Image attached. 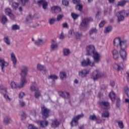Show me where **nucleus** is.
<instances>
[{
  "label": "nucleus",
  "mask_w": 129,
  "mask_h": 129,
  "mask_svg": "<svg viewBox=\"0 0 129 129\" xmlns=\"http://www.w3.org/2000/svg\"><path fill=\"white\" fill-rule=\"evenodd\" d=\"M113 45L116 48H119L120 56L123 61H126V51L127 43L126 40H122L120 37H116L113 40Z\"/></svg>",
  "instance_id": "nucleus-1"
},
{
  "label": "nucleus",
  "mask_w": 129,
  "mask_h": 129,
  "mask_svg": "<svg viewBox=\"0 0 129 129\" xmlns=\"http://www.w3.org/2000/svg\"><path fill=\"white\" fill-rule=\"evenodd\" d=\"M82 9H83V7H82V5L78 4L77 5L76 7V9L78 11H79L80 12H82Z\"/></svg>",
  "instance_id": "nucleus-42"
},
{
  "label": "nucleus",
  "mask_w": 129,
  "mask_h": 129,
  "mask_svg": "<svg viewBox=\"0 0 129 129\" xmlns=\"http://www.w3.org/2000/svg\"><path fill=\"white\" fill-rule=\"evenodd\" d=\"M7 22H8V18H7V17H6L5 16H2L1 18L2 24H3V25H5V24H6Z\"/></svg>",
  "instance_id": "nucleus-34"
},
{
  "label": "nucleus",
  "mask_w": 129,
  "mask_h": 129,
  "mask_svg": "<svg viewBox=\"0 0 129 129\" xmlns=\"http://www.w3.org/2000/svg\"><path fill=\"white\" fill-rule=\"evenodd\" d=\"M115 16L117 17L118 22L119 23L124 21V18L128 16V13L125 10H122L117 12Z\"/></svg>",
  "instance_id": "nucleus-4"
},
{
  "label": "nucleus",
  "mask_w": 129,
  "mask_h": 129,
  "mask_svg": "<svg viewBox=\"0 0 129 129\" xmlns=\"http://www.w3.org/2000/svg\"><path fill=\"white\" fill-rule=\"evenodd\" d=\"M4 98H5V99H6L7 101H11V98H10V97H9V95L6 94H4Z\"/></svg>",
  "instance_id": "nucleus-49"
},
{
  "label": "nucleus",
  "mask_w": 129,
  "mask_h": 129,
  "mask_svg": "<svg viewBox=\"0 0 129 129\" xmlns=\"http://www.w3.org/2000/svg\"><path fill=\"white\" fill-rule=\"evenodd\" d=\"M63 18V15H59L57 16L56 20L57 21H59L60 20H62V18Z\"/></svg>",
  "instance_id": "nucleus-57"
},
{
  "label": "nucleus",
  "mask_w": 129,
  "mask_h": 129,
  "mask_svg": "<svg viewBox=\"0 0 129 129\" xmlns=\"http://www.w3.org/2000/svg\"><path fill=\"white\" fill-rule=\"evenodd\" d=\"M0 66L2 68V72H5V67H8L9 66V63L5 61V59L0 57Z\"/></svg>",
  "instance_id": "nucleus-10"
},
{
  "label": "nucleus",
  "mask_w": 129,
  "mask_h": 129,
  "mask_svg": "<svg viewBox=\"0 0 129 129\" xmlns=\"http://www.w3.org/2000/svg\"><path fill=\"white\" fill-rule=\"evenodd\" d=\"M112 54L113 55V59H114L115 60H117V59H118V52L116 49L113 50V51H112Z\"/></svg>",
  "instance_id": "nucleus-18"
},
{
  "label": "nucleus",
  "mask_w": 129,
  "mask_h": 129,
  "mask_svg": "<svg viewBox=\"0 0 129 129\" xmlns=\"http://www.w3.org/2000/svg\"><path fill=\"white\" fill-rule=\"evenodd\" d=\"M73 2L74 4H79L80 3V0H73Z\"/></svg>",
  "instance_id": "nucleus-62"
},
{
  "label": "nucleus",
  "mask_w": 129,
  "mask_h": 129,
  "mask_svg": "<svg viewBox=\"0 0 129 129\" xmlns=\"http://www.w3.org/2000/svg\"><path fill=\"white\" fill-rule=\"evenodd\" d=\"M84 116V114H81L79 115H78L74 117L73 119H72L71 122V126H77L78 125V120L79 119H80V118H82Z\"/></svg>",
  "instance_id": "nucleus-7"
},
{
  "label": "nucleus",
  "mask_w": 129,
  "mask_h": 129,
  "mask_svg": "<svg viewBox=\"0 0 129 129\" xmlns=\"http://www.w3.org/2000/svg\"><path fill=\"white\" fill-rule=\"evenodd\" d=\"M93 19L92 18H85L82 20V23L80 24V27L81 28H87L88 27V24L90 23V22H93Z\"/></svg>",
  "instance_id": "nucleus-8"
},
{
  "label": "nucleus",
  "mask_w": 129,
  "mask_h": 129,
  "mask_svg": "<svg viewBox=\"0 0 129 129\" xmlns=\"http://www.w3.org/2000/svg\"><path fill=\"white\" fill-rule=\"evenodd\" d=\"M64 38H65V36H64V34L63 33V32H61L59 36V39L60 40H63V39H64Z\"/></svg>",
  "instance_id": "nucleus-60"
},
{
  "label": "nucleus",
  "mask_w": 129,
  "mask_h": 129,
  "mask_svg": "<svg viewBox=\"0 0 129 129\" xmlns=\"http://www.w3.org/2000/svg\"><path fill=\"white\" fill-rule=\"evenodd\" d=\"M34 44L35 45H36V46H41V45H43V44H44V40L41 39H38L37 40L35 41Z\"/></svg>",
  "instance_id": "nucleus-22"
},
{
  "label": "nucleus",
  "mask_w": 129,
  "mask_h": 129,
  "mask_svg": "<svg viewBox=\"0 0 129 129\" xmlns=\"http://www.w3.org/2000/svg\"><path fill=\"white\" fill-rule=\"evenodd\" d=\"M11 60L13 62L14 64V67H16V64H17V57H16V55H15L14 53H11Z\"/></svg>",
  "instance_id": "nucleus-17"
},
{
  "label": "nucleus",
  "mask_w": 129,
  "mask_h": 129,
  "mask_svg": "<svg viewBox=\"0 0 129 129\" xmlns=\"http://www.w3.org/2000/svg\"><path fill=\"white\" fill-rule=\"evenodd\" d=\"M4 41L7 45H11V41H10V39H9V37H5L4 38Z\"/></svg>",
  "instance_id": "nucleus-41"
},
{
  "label": "nucleus",
  "mask_w": 129,
  "mask_h": 129,
  "mask_svg": "<svg viewBox=\"0 0 129 129\" xmlns=\"http://www.w3.org/2000/svg\"><path fill=\"white\" fill-rule=\"evenodd\" d=\"M32 21H33V18L32 17V14H29L27 18H26V22L28 24L30 23H32Z\"/></svg>",
  "instance_id": "nucleus-31"
},
{
  "label": "nucleus",
  "mask_w": 129,
  "mask_h": 129,
  "mask_svg": "<svg viewBox=\"0 0 129 129\" xmlns=\"http://www.w3.org/2000/svg\"><path fill=\"white\" fill-rule=\"evenodd\" d=\"M10 86L13 89H15L18 87V84L15 82H12L10 83Z\"/></svg>",
  "instance_id": "nucleus-36"
},
{
  "label": "nucleus",
  "mask_w": 129,
  "mask_h": 129,
  "mask_svg": "<svg viewBox=\"0 0 129 129\" xmlns=\"http://www.w3.org/2000/svg\"><path fill=\"white\" fill-rule=\"evenodd\" d=\"M113 67L114 69L117 70L118 72L120 71V70H122V67L116 63L114 64Z\"/></svg>",
  "instance_id": "nucleus-23"
},
{
  "label": "nucleus",
  "mask_w": 129,
  "mask_h": 129,
  "mask_svg": "<svg viewBox=\"0 0 129 129\" xmlns=\"http://www.w3.org/2000/svg\"><path fill=\"white\" fill-rule=\"evenodd\" d=\"M60 123L61 122H60V120H58V119H55L52 121L51 126V127L55 128V127H58Z\"/></svg>",
  "instance_id": "nucleus-14"
},
{
  "label": "nucleus",
  "mask_w": 129,
  "mask_h": 129,
  "mask_svg": "<svg viewBox=\"0 0 129 129\" xmlns=\"http://www.w3.org/2000/svg\"><path fill=\"white\" fill-rule=\"evenodd\" d=\"M74 35L77 40H80L83 36L82 33L79 32H74Z\"/></svg>",
  "instance_id": "nucleus-19"
},
{
  "label": "nucleus",
  "mask_w": 129,
  "mask_h": 129,
  "mask_svg": "<svg viewBox=\"0 0 129 129\" xmlns=\"http://www.w3.org/2000/svg\"><path fill=\"white\" fill-rule=\"evenodd\" d=\"M41 113L42 115V118H44V119H46V118H48V117H49L50 110L45 107V106H43L41 107Z\"/></svg>",
  "instance_id": "nucleus-9"
},
{
  "label": "nucleus",
  "mask_w": 129,
  "mask_h": 129,
  "mask_svg": "<svg viewBox=\"0 0 129 129\" xmlns=\"http://www.w3.org/2000/svg\"><path fill=\"white\" fill-rule=\"evenodd\" d=\"M126 4V1H119L118 2L116 7H123Z\"/></svg>",
  "instance_id": "nucleus-32"
},
{
  "label": "nucleus",
  "mask_w": 129,
  "mask_h": 129,
  "mask_svg": "<svg viewBox=\"0 0 129 129\" xmlns=\"http://www.w3.org/2000/svg\"><path fill=\"white\" fill-rule=\"evenodd\" d=\"M95 61L91 62L90 58H87L86 60L84 59L81 62V66L83 67H86V66H91V67H94L95 66Z\"/></svg>",
  "instance_id": "nucleus-6"
},
{
  "label": "nucleus",
  "mask_w": 129,
  "mask_h": 129,
  "mask_svg": "<svg viewBox=\"0 0 129 129\" xmlns=\"http://www.w3.org/2000/svg\"><path fill=\"white\" fill-rule=\"evenodd\" d=\"M89 74V71L84 69L79 72V76L82 77V78H84L87 76V74Z\"/></svg>",
  "instance_id": "nucleus-11"
},
{
  "label": "nucleus",
  "mask_w": 129,
  "mask_h": 129,
  "mask_svg": "<svg viewBox=\"0 0 129 129\" xmlns=\"http://www.w3.org/2000/svg\"><path fill=\"white\" fill-rule=\"evenodd\" d=\"M120 102V99L119 98L117 99V102H116V107H119V103Z\"/></svg>",
  "instance_id": "nucleus-58"
},
{
  "label": "nucleus",
  "mask_w": 129,
  "mask_h": 129,
  "mask_svg": "<svg viewBox=\"0 0 129 129\" xmlns=\"http://www.w3.org/2000/svg\"><path fill=\"white\" fill-rule=\"evenodd\" d=\"M125 93L127 95V97H129V89L128 88H125L124 89Z\"/></svg>",
  "instance_id": "nucleus-53"
},
{
  "label": "nucleus",
  "mask_w": 129,
  "mask_h": 129,
  "mask_svg": "<svg viewBox=\"0 0 129 129\" xmlns=\"http://www.w3.org/2000/svg\"><path fill=\"white\" fill-rule=\"evenodd\" d=\"M28 72H29V68L27 66H23L21 69V83L18 86L19 88L24 87V85L27 83V79L26 77L28 75Z\"/></svg>",
  "instance_id": "nucleus-3"
},
{
  "label": "nucleus",
  "mask_w": 129,
  "mask_h": 129,
  "mask_svg": "<svg viewBox=\"0 0 129 129\" xmlns=\"http://www.w3.org/2000/svg\"><path fill=\"white\" fill-rule=\"evenodd\" d=\"M105 25V21H102L101 23L99 24V27L100 28H102Z\"/></svg>",
  "instance_id": "nucleus-59"
},
{
  "label": "nucleus",
  "mask_w": 129,
  "mask_h": 129,
  "mask_svg": "<svg viewBox=\"0 0 129 129\" xmlns=\"http://www.w3.org/2000/svg\"><path fill=\"white\" fill-rule=\"evenodd\" d=\"M34 96H35V98H37V99L39 98V97H40V96H41V92H40V91L39 90L35 91V93L34 94Z\"/></svg>",
  "instance_id": "nucleus-38"
},
{
  "label": "nucleus",
  "mask_w": 129,
  "mask_h": 129,
  "mask_svg": "<svg viewBox=\"0 0 129 129\" xmlns=\"http://www.w3.org/2000/svg\"><path fill=\"white\" fill-rule=\"evenodd\" d=\"M39 123L41 127H46L48 125V121H40Z\"/></svg>",
  "instance_id": "nucleus-25"
},
{
  "label": "nucleus",
  "mask_w": 129,
  "mask_h": 129,
  "mask_svg": "<svg viewBox=\"0 0 129 129\" xmlns=\"http://www.w3.org/2000/svg\"><path fill=\"white\" fill-rule=\"evenodd\" d=\"M59 77H60L61 79H64L67 77V74L65 72H61L59 74Z\"/></svg>",
  "instance_id": "nucleus-29"
},
{
  "label": "nucleus",
  "mask_w": 129,
  "mask_h": 129,
  "mask_svg": "<svg viewBox=\"0 0 129 129\" xmlns=\"http://www.w3.org/2000/svg\"><path fill=\"white\" fill-rule=\"evenodd\" d=\"M45 61L47 62V63H50L51 58H49L48 57H47Z\"/></svg>",
  "instance_id": "nucleus-63"
},
{
  "label": "nucleus",
  "mask_w": 129,
  "mask_h": 129,
  "mask_svg": "<svg viewBox=\"0 0 129 129\" xmlns=\"http://www.w3.org/2000/svg\"><path fill=\"white\" fill-rule=\"evenodd\" d=\"M111 30H112V27L111 26H108L106 27L104 30L105 34H108L109 32H111Z\"/></svg>",
  "instance_id": "nucleus-35"
},
{
  "label": "nucleus",
  "mask_w": 129,
  "mask_h": 129,
  "mask_svg": "<svg viewBox=\"0 0 129 129\" xmlns=\"http://www.w3.org/2000/svg\"><path fill=\"white\" fill-rule=\"evenodd\" d=\"M48 79H52V80H57L58 77L56 75H50L48 76Z\"/></svg>",
  "instance_id": "nucleus-37"
},
{
  "label": "nucleus",
  "mask_w": 129,
  "mask_h": 129,
  "mask_svg": "<svg viewBox=\"0 0 129 129\" xmlns=\"http://www.w3.org/2000/svg\"><path fill=\"white\" fill-rule=\"evenodd\" d=\"M86 55L88 56H92L95 63L100 62V55L95 50V47L93 45H89L86 48Z\"/></svg>",
  "instance_id": "nucleus-2"
},
{
  "label": "nucleus",
  "mask_w": 129,
  "mask_h": 129,
  "mask_svg": "<svg viewBox=\"0 0 129 129\" xmlns=\"http://www.w3.org/2000/svg\"><path fill=\"white\" fill-rule=\"evenodd\" d=\"M24 96H25V93L21 92L19 94V98H23V97H24Z\"/></svg>",
  "instance_id": "nucleus-61"
},
{
  "label": "nucleus",
  "mask_w": 129,
  "mask_h": 129,
  "mask_svg": "<svg viewBox=\"0 0 129 129\" xmlns=\"http://www.w3.org/2000/svg\"><path fill=\"white\" fill-rule=\"evenodd\" d=\"M63 28H68V24L67 23H63L62 24Z\"/></svg>",
  "instance_id": "nucleus-64"
},
{
  "label": "nucleus",
  "mask_w": 129,
  "mask_h": 129,
  "mask_svg": "<svg viewBox=\"0 0 129 129\" xmlns=\"http://www.w3.org/2000/svg\"><path fill=\"white\" fill-rule=\"evenodd\" d=\"M62 4L63 6H68L69 2H68L67 0H62Z\"/></svg>",
  "instance_id": "nucleus-54"
},
{
  "label": "nucleus",
  "mask_w": 129,
  "mask_h": 129,
  "mask_svg": "<svg viewBox=\"0 0 129 129\" xmlns=\"http://www.w3.org/2000/svg\"><path fill=\"white\" fill-rule=\"evenodd\" d=\"M63 53L64 56H69L70 55V50L67 48L63 49Z\"/></svg>",
  "instance_id": "nucleus-30"
},
{
  "label": "nucleus",
  "mask_w": 129,
  "mask_h": 129,
  "mask_svg": "<svg viewBox=\"0 0 129 129\" xmlns=\"http://www.w3.org/2000/svg\"><path fill=\"white\" fill-rule=\"evenodd\" d=\"M59 96L63 98H69V97H70V94L69 93L66 92H59Z\"/></svg>",
  "instance_id": "nucleus-16"
},
{
  "label": "nucleus",
  "mask_w": 129,
  "mask_h": 129,
  "mask_svg": "<svg viewBox=\"0 0 129 129\" xmlns=\"http://www.w3.org/2000/svg\"><path fill=\"white\" fill-rule=\"evenodd\" d=\"M51 10L52 13H54V12H61V8L58 6L52 7Z\"/></svg>",
  "instance_id": "nucleus-20"
},
{
  "label": "nucleus",
  "mask_w": 129,
  "mask_h": 129,
  "mask_svg": "<svg viewBox=\"0 0 129 129\" xmlns=\"http://www.w3.org/2000/svg\"><path fill=\"white\" fill-rule=\"evenodd\" d=\"M30 90H31V91H37V90H39V88H38V87L35 86H32L30 87Z\"/></svg>",
  "instance_id": "nucleus-46"
},
{
  "label": "nucleus",
  "mask_w": 129,
  "mask_h": 129,
  "mask_svg": "<svg viewBox=\"0 0 129 129\" xmlns=\"http://www.w3.org/2000/svg\"><path fill=\"white\" fill-rule=\"evenodd\" d=\"M102 117H108L109 116V113L108 111H105L102 114Z\"/></svg>",
  "instance_id": "nucleus-45"
},
{
  "label": "nucleus",
  "mask_w": 129,
  "mask_h": 129,
  "mask_svg": "<svg viewBox=\"0 0 129 129\" xmlns=\"http://www.w3.org/2000/svg\"><path fill=\"white\" fill-rule=\"evenodd\" d=\"M115 122H117V123H118V125L119 127H120V128L122 129L123 128V127H124L122 121H118L117 120H115Z\"/></svg>",
  "instance_id": "nucleus-28"
},
{
  "label": "nucleus",
  "mask_w": 129,
  "mask_h": 129,
  "mask_svg": "<svg viewBox=\"0 0 129 129\" xmlns=\"http://www.w3.org/2000/svg\"><path fill=\"white\" fill-rule=\"evenodd\" d=\"M12 30H13L14 31L20 30V26L17 24H15L12 26Z\"/></svg>",
  "instance_id": "nucleus-43"
},
{
  "label": "nucleus",
  "mask_w": 129,
  "mask_h": 129,
  "mask_svg": "<svg viewBox=\"0 0 129 129\" xmlns=\"http://www.w3.org/2000/svg\"><path fill=\"white\" fill-rule=\"evenodd\" d=\"M18 7H19V4L17 3H14L12 4V7L13 9H16L17 8H18Z\"/></svg>",
  "instance_id": "nucleus-51"
},
{
  "label": "nucleus",
  "mask_w": 129,
  "mask_h": 129,
  "mask_svg": "<svg viewBox=\"0 0 129 129\" xmlns=\"http://www.w3.org/2000/svg\"><path fill=\"white\" fill-rule=\"evenodd\" d=\"M0 90L1 93H3V94H6V93H8V91H7V88L4 87V86H0Z\"/></svg>",
  "instance_id": "nucleus-24"
},
{
  "label": "nucleus",
  "mask_w": 129,
  "mask_h": 129,
  "mask_svg": "<svg viewBox=\"0 0 129 129\" xmlns=\"http://www.w3.org/2000/svg\"><path fill=\"white\" fill-rule=\"evenodd\" d=\"M96 33H97V29L95 28H92L89 31V35H93V34H95Z\"/></svg>",
  "instance_id": "nucleus-39"
},
{
  "label": "nucleus",
  "mask_w": 129,
  "mask_h": 129,
  "mask_svg": "<svg viewBox=\"0 0 129 129\" xmlns=\"http://www.w3.org/2000/svg\"><path fill=\"white\" fill-rule=\"evenodd\" d=\"M109 96L112 101H114L115 100V94L113 92H110Z\"/></svg>",
  "instance_id": "nucleus-26"
},
{
  "label": "nucleus",
  "mask_w": 129,
  "mask_h": 129,
  "mask_svg": "<svg viewBox=\"0 0 129 129\" xmlns=\"http://www.w3.org/2000/svg\"><path fill=\"white\" fill-rule=\"evenodd\" d=\"M101 77H104V74L97 70L93 72L91 75V78L93 80H94V81L99 79V78H101Z\"/></svg>",
  "instance_id": "nucleus-5"
},
{
  "label": "nucleus",
  "mask_w": 129,
  "mask_h": 129,
  "mask_svg": "<svg viewBox=\"0 0 129 129\" xmlns=\"http://www.w3.org/2000/svg\"><path fill=\"white\" fill-rule=\"evenodd\" d=\"M90 120H96L97 122H98V117H96L95 115H90L89 117Z\"/></svg>",
  "instance_id": "nucleus-27"
},
{
  "label": "nucleus",
  "mask_w": 129,
  "mask_h": 129,
  "mask_svg": "<svg viewBox=\"0 0 129 129\" xmlns=\"http://www.w3.org/2000/svg\"><path fill=\"white\" fill-rule=\"evenodd\" d=\"M58 49V44H52L51 45V49L50 51H55V50H57Z\"/></svg>",
  "instance_id": "nucleus-33"
},
{
  "label": "nucleus",
  "mask_w": 129,
  "mask_h": 129,
  "mask_svg": "<svg viewBox=\"0 0 129 129\" xmlns=\"http://www.w3.org/2000/svg\"><path fill=\"white\" fill-rule=\"evenodd\" d=\"M55 22H56L55 18H50L48 20L49 25H54Z\"/></svg>",
  "instance_id": "nucleus-40"
},
{
  "label": "nucleus",
  "mask_w": 129,
  "mask_h": 129,
  "mask_svg": "<svg viewBox=\"0 0 129 129\" xmlns=\"http://www.w3.org/2000/svg\"><path fill=\"white\" fill-rule=\"evenodd\" d=\"M99 105L104 109H108L109 108V103L108 102L101 101L99 102Z\"/></svg>",
  "instance_id": "nucleus-13"
},
{
  "label": "nucleus",
  "mask_w": 129,
  "mask_h": 129,
  "mask_svg": "<svg viewBox=\"0 0 129 129\" xmlns=\"http://www.w3.org/2000/svg\"><path fill=\"white\" fill-rule=\"evenodd\" d=\"M11 120H12V119H11V117L10 116H6L4 117V122L6 124H9V123H10V122H11Z\"/></svg>",
  "instance_id": "nucleus-21"
},
{
  "label": "nucleus",
  "mask_w": 129,
  "mask_h": 129,
  "mask_svg": "<svg viewBox=\"0 0 129 129\" xmlns=\"http://www.w3.org/2000/svg\"><path fill=\"white\" fill-rule=\"evenodd\" d=\"M71 16L74 20H77V19H78V17H79L80 15L75 13H72Z\"/></svg>",
  "instance_id": "nucleus-44"
},
{
  "label": "nucleus",
  "mask_w": 129,
  "mask_h": 129,
  "mask_svg": "<svg viewBox=\"0 0 129 129\" xmlns=\"http://www.w3.org/2000/svg\"><path fill=\"white\" fill-rule=\"evenodd\" d=\"M37 69L38 70L41 71L43 74H46V72H47V71L46 70V68H45L44 66H42L41 64L37 65Z\"/></svg>",
  "instance_id": "nucleus-15"
},
{
  "label": "nucleus",
  "mask_w": 129,
  "mask_h": 129,
  "mask_svg": "<svg viewBox=\"0 0 129 129\" xmlns=\"http://www.w3.org/2000/svg\"><path fill=\"white\" fill-rule=\"evenodd\" d=\"M5 13L6 15H8V16H9L10 14L12 13V10L10 8L6 9L5 10Z\"/></svg>",
  "instance_id": "nucleus-48"
},
{
  "label": "nucleus",
  "mask_w": 129,
  "mask_h": 129,
  "mask_svg": "<svg viewBox=\"0 0 129 129\" xmlns=\"http://www.w3.org/2000/svg\"><path fill=\"white\" fill-rule=\"evenodd\" d=\"M28 129H38V127L35 126L33 124H30L28 126Z\"/></svg>",
  "instance_id": "nucleus-52"
},
{
  "label": "nucleus",
  "mask_w": 129,
  "mask_h": 129,
  "mask_svg": "<svg viewBox=\"0 0 129 129\" xmlns=\"http://www.w3.org/2000/svg\"><path fill=\"white\" fill-rule=\"evenodd\" d=\"M73 34H74V31L70 30L69 31V37H72Z\"/></svg>",
  "instance_id": "nucleus-55"
},
{
  "label": "nucleus",
  "mask_w": 129,
  "mask_h": 129,
  "mask_svg": "<svg viewBox=\"0 0 129 129\" xmlns=\"http://www.w3.org/2000/svg\"><path fill=\"white\" fill-rule=\"evenodd\" d=\"M8 16L10 17L11 20H15V15H14V14L12 13H10V14H9Z\"/></svg>",
  "instance_id": "nucleus-56"
},
{
  "label": "nucleus",
  "mask_w": 129,
  "mask_h": 129,
  "mask_svg": "<svg viewBox=\"0 0 129 129\" xmlns=\"http://www.w3.org/2000/svg\"><path fill=\"white\" fill-rule=\"evenodd\" d=\"M37 4L39 6L42 5L43 10H47V8L48 7V2H46L45 0H39L37 2Z\"/></svg>",
  "instance_id": "nucleus-12"
},
{
  "label": "nucleus",
  "mask_w": 129,
  "mask_h": 129,
  "mask_svg": "<svg viewBox=\"0 0 129 129\" xmlns=\"http://www.w3.org/2000/svg\"><path fill=\"white\" fill-rule=\"evenodd\" d=\"M29 1L30 0H20L22 6H23V7H25V6H26V4H27V3H28Z\"/></svg>",
  "instance_id": "nucleus-47"
},
{
  "label": "nucleus",
  "mask_w": 129,
  "mask_h": 129,
  "mask_svg": "<svg viewBox=\"0 0 129 129\" xmlns=\"http://www.w3.org/2000/svg\"><path fill=\"white\" fill-rule=\"evenodd\" d=\"M19 104L21 107H24L26 106V103L23 101H20Z\"/></svg>",
  "instance_id": "nucleus-50"
}]
</instances>
